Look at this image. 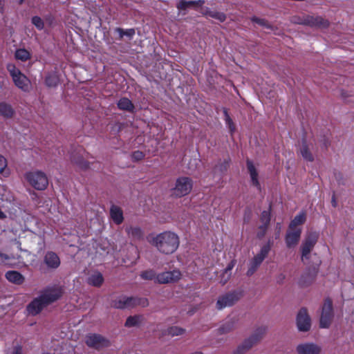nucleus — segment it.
I'll use <instances>...</instances> for the list:
<instances>
[{"label": "nucleus", "instance_id": "f257e3e1", "mask_svg": "<svg viewBox=\"0 0 354 354\" xmlns=\"http://www.w3.org/2000/svg\"><path fill=\"white\" fill-rule=\"evenodd\" d=\"M149 242L163 254L174 253L180 244L179 236L171 231H165L153 237Z\"/></svg>", "mask_w": 354, "mask_h": 354}, {"label": "nucleus", "instance_id": "f03ea898", "mask_svg": "<svg viewBox=\"0 0 354 354\" xmlns=\"http://www.w3.org/2000/svg\"><path fill=\"white\" fill-rule=\"evenodd\" d=\"M62 295V290L60 287L53 286L46 289L28 306V313L32 315L38 314L44 306L58 299Z\"/></svg>", "mask_w": 354, "mask_h": 354}, {"label": "nucleus", "instance_id": "7ed1b4c3", "mask_svg": "<svg viewBox=\"0 0 354 354\" xmlns=\"http://www.w3.org/2000/svg\"><path fill=\"white\" fill-rule=\"evenodd\" d=\"M7 69L15 85L24 92H29L31 88L30 80L12 64H8Z\"/></svg>", "mask_w": 354, "mask_h": 354}, {"label": "nucleus", "instance_id": "20e7f679", "mask_svg": "<svg viewBox=\"0 0 354 354\" xmlns=\"http://www.w3.org/2000/svg\"><path fill=\"white\" fill-rule=\"evenodd\" d=\"M29 184L37 190H44L48 185V180L45 173L36 170L27 172L25 175Z\"/></svg>", "mask_w": 354, "mask_h": 354}, {"label": "nucleus", "instance_id": "39448f33", "mask_svg": "<svg viewBox=\"0 0 354 354\" xmlns=\"http://www.w3.org/2000/svg\"><path fill=\"white\" fill-rule=\"evenodd\" d=\"M142 306V307L148 305V301L146 299L120 297L115 299L113 303V306L116 308H128L135 306Z\"/></svg>", "mask_w": 354, "mask_h": 354}, {"label": "nucleus", "instance_id": "423d86ee", "mask_svg": "<svg viewBox=\"0 0 354 354\" xmlns=\"http://www.w3.org/2000/svg\"><path fill=\"white\" fill-rule=\"evenodd\" d=\"M266 329L264 328H260L251 335L248 339H245L243 344L239 345L232 354H244L249 351L252 346L256 344L265 333Z\"/></svg>", "mask_w": 354, "mask_h": 354}, {"label": "nucleus", "instance_id": "0eeeda50", "mask_svg": "<svg viewBox=\"0 0 354 354\" xmlns=\"http://www.w3.org/2000/svg\"><path fill=\"white\" fill-rule=\"evenodd\" d=\"M318 237L319 234L317 232H310L304 239L301 246L302 261L305 262L309 259L310 253L316 244Z\"/></svg>", "mask_w": 354, "mask_h": 354}, {"label": "nucleus", "instance_id": "6e6552de", "mask_svg": "<svg viewBox=\"0 0 354 354\" xmlns=\"http://www.w3.org/2000/svg\"><path fill=\"white\" fill-rule=\"evenodd\" d=\"M192 189V181L189 178L180 177L176 180L173 194L178 197L188 194Z\"/></svg>", "mask_w": 354, "mask_h": 354}, {"label": "nucleus", "instance_id": "1a4fd4ad", "mask_svg": "<svg viewBox=\"0 0 354 354\" xmlns=\"http://www.w3.org/2000/svg\"><path fill=\"white\" fill-rule=\"evenodd\" d=\"M292 21L298 24H304L310 26L318 28H326L328 25V21L320 17L306 16L303 18L294 17Z\"/></svg>", "mask_w": 354, "mask_h": 354}, {"label": "nucleus", "instance_id": "9d476101", "mask_svg": "<svg viewBox=\"0 0 354 354\" xmlns=\"http://www.w3.org/2000/svg\"><path fill=\"white\" fill-rule=\"evenodd\" d=\"M242 296L241 291H234L220 297L216 302V308L221 310L225 307L232 306Z\"/></svg>", "mask_w": 354, "mask_h": 354}, {"label": "nucleus", "instance_id": "9b49d317", "mask_svg": "<svg viewBox=\"0 0 354 354\" xmlns=\"http://www.w3.org/2000/svg\"><path fill=\"white\" fill-rule=\"evenodd\" d=\"M182 274L178 269L166 271L157 274L156 282L160 284L173 283L180 279Z\"/></svg>", "mask_w": 354, "mask_h": 354}, {"label": "nucleus", "instance_id": "f8f14e48", "mask_svg": "<svg viewBox=\"0 0 354 354\" xmlns=\"http://www.w3.org/2000/svg\"><path fill=\"white\" fill-rule=\"evenodd\" d=\"M333 316L332 301L326 299L324 303L320 317V327L328 328Z\"/></svg>", "mask_w": 354, "mask_h": 354}, {"label": "nucleus", "instance_id": "ddd939ff", "mask_svg": "<svg viewBox=\"0 0 354 354\" xmlns=\"http://www.w3.org/2000/svg\"><path fill=\"white\" fill-rule=\"evenodd\" d=\"M297 325L299 331H308L310 328V318L306 308H301L297 317Z\"/></svg>", "mask_w": 354, "mask_h": 354}, {"label": "nucleus", "instance_id": "4468645a", "mask_svg": "<svg viewBox=\"0 0 354 354\" xmlns=\"http://www.w3.org/2000/svg\"><path fill=\"white\" fill-rule=\"evenodd\" d=\"M86 343L88 346L95 348L106 347L109 344V341L106 338L98 334H89L87 335Z\"/></svg>", "mask_w": 354, "mask_h": 354}, {"label": "nucleus", "instance_id": "2eb2a0df", "mask_svg": "<svg viewBox=\"0 0 354 354\" xmlns=\"http://www.w3.org/2000/svg\"><path fill=\"white\" fill-rule=\"evenodd\" d=\"M301 228L290 229L289 228L286 235V244L289 248L295 247L300 239Z\"/></svg>", "mask_w": 354, "mask_h": 354}, {"label": "nucleus", "instance_id": "dca6fc26", "mask_svg": "<svg viewBox=\"0 0 354 354\" xmlns=\"http://www.w3.org/2000/svg\"><path fill=\"white\" fill-rule=\"evenodd\" d=\"M298 354H319L320 348L314 344L306 343L297 346Z\"/></svg>", "mask_w": 354, "mask_h": 354}, {"label": "nucleus", "instance_id": "f3484780", "mask_svg": "<svg viewBox=\"0 0 354 354\" xmlns=\"http://www.w3.org/2000/svg\"><path fill=\"white\" fill-rule=\"evenodd\" d=\"M44 263L50 268H57L60 265L59 257L53 252H48L44 257Z\"/></svg>", "mask_w": 354, "mask_h": 354}, {"label": "nucleus", "instance_id": "a211bd4d", "mask_svg": "<svg viewBox=\"0 0 354 354\" xmlns=\"http://www.w3.org/2000/svg\"><path fill=\"white\" fill-rule=\"evenodd\" d=\"M247 167L250 176L252 184L260 190L261 185L258 180V172L252 162L250 160H247Z\"/></svg>", "mask_w": 354, "mask_h": 354}, {"label": "nucleus", "instance_id": "6ab92c4d", "mask_svg": "<svg viewBox=\"0 0 354 354\" xmlns=\"http://www.w3.org/2000/svg\"><path fill=\"white\" fill-rule=\"evenodd\" d=\"M236 261L235 259L232 260L224 269L223 272L220 275V283L222 285H225L230 279L232 275V270L235 266Z\"/></svg>", "mask_w": 354, "mask_h": 354}, {"label": "nucleus", "instance_id": "aec40b11", "mask_svg": "<svg viewBox=\"0 0 354 354\" xmlns=\"http://www.w3.org/2000/svg\"><path fill=\"white\" fill-rule=\"evenodd\" d=\"M317 272V268H314L312 270H309L307 272L301 275L299 284L301 286H307L311 283L315 277Z\"/></svg>", "mask_w": 354, "mask_h": 354}, {"label": "nucleus", "instance_id": "412c9836", "mask_svg": "<svg viewBox=\"0 0 354 354\" xmlns=\"http://www.w3.org/2000/svg\"><path fill=\"white\" fill-rule=\"evenodd\" d=\"M126 232L129 237L134 241L141 240L144 237L143 230L138 226L127 227Z\"/></svg>", "mask_w": 354, "mask_h": 354}, {"label": "nucleus", "instance_id": "4be33fe9", "mask_svg": "<svg viewBox=\"0 0 354 354\" xmlns=\"http://www.w3.org/2000/svg\"><path fill=\"white\" fill-rule=\"evenodd\" d=\"M270 211H263L261 213V221L262 222L263 225L259 227L261 232H259L257 234L259 238H261L264 236L266 231L267 230V227L268 226V224L270 223Z\"/></svg>", "mask_w": 354, "mask_h": 354}, {"label": "nucleus", "instance_id": "5701e85b", "mask_svg": "<svg viewBox=\"0 0 354 354\" xmlns=\"http://www.w3.org/2000/svg\"><path fill=\"white\" fill-rule=\"evenodd\" d=\"M110 215L113 222L116 224L122 223L124 220L122 209L116 205L111 206L110 209Z\"/></svg>", "mask_w": 354, "mask_h": 354}, {"label": "nucleus", "instance_id": "b1692460", "mask_svg": "<svg viewBox=\"0 0 354 354\" xmlns=\"http://www.w3.org/2000/svg\"><path fill=\"white\" fill-rule=\"evenodd\" d=\"M6 279L15 284H21L24 281V277L17 271H8L6 273Z\"/></svg>", "mask_w": 354, "mask_h": 354}, {"label": "nucleus", "instance_id": "393cba45", "mask_svg": "<svg viewBox=\"0 0 354 354\" xmlns=\"http://www.w3.org/2000/svg\"><path fill=\"white\" fill-rule=\"evenodd\" d=\"M306 214L302 212L297 214L294 219L290 222L289 228L290 229H298L301 228L299 226L304 223L306 221Z\"/></svg>", "mask_w": 354, "mask_h": 354}, {"label": "nucleus", "instance_id": "a878e982", "mask_svg": "<svg viewBox=\"0 0 354 354\" xmlns=\"http://www.w3.org/2000/svg\"><path fill=\"white\" fill-rule=\"evenodd\" d=\"M14 114L12 106L6 102H0V115L5 118H11Z\"/></svg>", "mask_w": 354, "mask_h": 354}, {"label": "nucleus", "instance_id": "bb28decb", "mask_svg": "<svg viewBox=\"0 0 354 354\" xmlns=\"http://www.w3.org/2000/svg\"><path fill=\"white\" fill-rule=\"evenodd\" d=\"M104 279L101 273L94 272L88 279V283L94 286H100L103 283Z\"/></svg>", "mask_w": 354, "mask_h": 354}, {"label": "nucleus", "instance_id": "cd10ccee", "mask_svg": "<svg viewBox=\"0 0 354 354\" xmlns=\"http://www.w3.org/2000/svg\"><path fill=\"white\" fill-rule=\"evenodd\" d=\"M118 106L120 109L127 111H132L134 108L131 101L126 97L121 98L118 101Z\"/></svg>", "mask_w": 354, "mask_h": 354}, {"label": "nucleus", "instance_id": "c85d7f7f", "mask_svg": "<svg viewBox=\"0 0 354 354\" xmlns=\"http://www.w3.org/2000/svg\"><path fill=\"white\" fill-rule=\"evenodd\" d=\"M0 199L10 203L14 201L12 194L4 185H0Z\"/></svg>", "mask_w": 354, "mask_h": 354}, {"label": "nucleus", "instance_id": "c756f323", "mask_svg": "<svg viewBox=\"0 0 354 354\" xmlns=\"http://www.w3.org/2000/svg\"><path fill=\"white\" fill-rule=\"evenodd\" d=\"M15 56L17 59L25 62L30 59V54L27 50L19 48L16 50Z\"/></svg>", "mask_w": 354, "mask_h": 354}, {"label": "nucleus", "instance_id": "7c9ffc66", "mask_svg": "<svg viewBox=\"0 0 354 354\" xmlns=\"http://www.w3.org/2000/svg\"><path fill=\"white\" fill-rule=\"evenodd\" d=\"M46 84L49 87L55 86L59 82L58 77L55 73H51L46 77Z\"/></svg>", "mask_w": 354, "mask_h": 354}, {"label": "nucleus", "instance_id": "2f4dec72", "mask_svg": "<svg viewBox=\"0 0 354 354\" xmlns=\"http://www.w3.org/2000/svg\"><path fill=\"white\" fill-rule=\"evenodd\" d=\"M156 273L153 270H147L145 271H143L140 274V277L143 279L146 280H154L156 281Z\"/></svg>", "mask_w": 354, "mask_h": 354}, {"label": "nucleus", "instance_id": "473e14b6", "mask_svg": "<svg viewBox=\"0 0 354 354\" xmlns=\"http://www.w3.org/2000/svg\"><path fill=\"white\" fill-rule=\"evenodd\" d=\"M141 322V317L140 316H133V317H129L127 318L125 326L127 327H133L136 326L139 324V323Z\"/></svg>", "mask_w": 354, "mask_h": 354}, {"label": "nucleus", "instance_id": "72a5a7b5", "mask_svg": "<svg viewBox=\"0 0 354 354\" xmlns=\"http://www.w3.org/2000/svg\"><path fill=\"white\" fill-rule=\"evenodd\" d=\"M185 333V330L178 326H171L167 329V334L174 337L181 335Z\"/></svg>", "mask_w": 354, "mask_h": 354}, {"label": "nucleus", "instance_id": "f704fd0d", "mask_svg": "<svg viewBox=\"0 0 354 354\" xmlns=\"http://www.w3.org/2000/svg\"><path fill=\"white\" fill-rule=\"evenodd\" d=\"M300 152L302 156V157L308 160V161H313V156L311 154V153L309 151L307 146L306 145H303L300 149Z\"/></svg>", "mask_w": 354, "mask_h": 354}, {"label": "nucleus", "instance_id": "c9c22d12", "mask_svg": "<svg viewBox=\"0 0 354 354\" xmlns=\"http://www.w3.org/2000/svg\"><path fill=\"white\" fill-rule=\"evenodd\" d=\"M116 31L119 33L120 38H122L124 36H127L129 39H131L135 35V30L133 28L124 30L123 29L118 28L116 29Z\"/></svg>", "mask_w": 354, "mask_h": 354}, {"label": "nucleus", "instance_id": "e433bc0d", "mask_svg": "<svg viewBox=\"0 0 354 354\" xmlns=\"http://www.w3.org/2000/svg\"><path fill=\"white\" fill-rule=\"evenodd\" d=\"M207 15L214 19L218 20L221 22H223L225 20L226 17L225 15L223 12H219L217 11H209L207 13Z\"/></svg>", "mask_w": 354, "mask_h": 354}, {"label": "nucleus", "instance_id": "4c0bfd02", "mask_svg": "<svg viewBox=\"0 0 354 354\" xmlns=\"http://www.w3.org/2000/svg\"><path fill=\"white\" fill-rule=\"evenodd\" d=\"M7 160L4 156L0 154V174L8 176L9 173L7 171Z\"/></svg>", "mask_w": 354, "mask_h": 354}, {"label": "nucleus", "instance_id": "58836bf2", "mask_svg": "<svg viewBox=\"0 0 354 354\" xmlns=\"http://www.w3.org/2000/svg\"><path fill=\"white\" fill-rule=\"evenodd\" d=\"M223 113L225 115V124L228 127L230 132L232 133L235 130V127L234 125L233 121L228 115L227 110L225 109L223 111Z\"/></svg>", "mask_w": 354, "mask_h": 354}, {"label": "nucleus", "instance_id": "ea45409f", "mask_svg": "<svg viewBox=\"0 0 354 354\" xmlns=\"http://www.w3.org/2000/svg\"><path fill=\"white\" fill-rule=\"evenodd\" d=\"M232 328L233 323L232 322L227 321L219 328V333L221 334L227 333L231 330Z\"/></svg>", "mask_w": 354, "mask_h": 354}, {"label": "nucleus", "instance_id": "a19ab883", "mask_svg": "<svg viewBox=\"0 0 354 354\" xmlns=\"http://www.w3.org/2000/svg\"><path fill=\"white\" fill-rule=\"evenodd\" d=\"M196 1H185V0H180L178 4V8L180 10L187 9L194 5H195Z\"/></svg>", "mask_w": 354, "mask_h": 354}, {"label": "nucleus", "instance_id": "79ce46f5", "mask_svg": "<svg viewBox=\"0 0 354 354\" xmlns=\"http://www.w3.org/2000/svg\"><path fill=\"white\" fill-rule=\"evenodd\" d=\"M32 23L38 30H42L44 27V21L39 17H33L32 18Z\"/></svg>", "mask_w": 354, "mask_h": 354}, {"label": "nucleus", "instance_id": "37998d69", "mask_svg": "<svg viewBox=\"0 0 354 354\" xmlns=\"http://www.w3.org/2000/svg\"><path fill=\"white\" fill-rule=\"evenodd\" d=\"M80 168L82 169H86L89 167V163L83 160H76L75 158L72 160Z\"/></svg>", "mask_w": 354, "mask_h": 354}, {"label": "nucleus", "instance_id": "c03bdc74", "mask_svg": "<svg viewBox=\"0 0 354 354\" xmlns=\"http://www.w3.org/2000/svg\"><path fill=\"white\" fill-rule=\"evenodd\" d=\"M265 258L266 257L263 256L262 254L259 252L253 258L251 261L259 266Z\"/></svg>", "mask_w": 354, "mask_h": 354}, {"label": "nucleus", "instance_id": "a18cd8bd", "mask_svg": "<svg viewBox=\"0 0 354 354\" xmlns=\"http://www.w3.org/2000/svg\"><path fill=\"white\" fill-rule=\"evenodd\" d=\"M265 258L266 257L263 256L262 254L259 252L253 258L251 261L259 266Z\"/></svg>", "mask_w": 354, "mask_h": 354}, {"label": "nucleus", "instance_id": "49530a36", "mask_svg": "<svg viewBox=\"0 0 354 354\" xmlns=\"http://www.w3.org/2000/svg\"><path fill=\"white\" fill-rule=\"evenodd\" d=\"M265 258L266 257L263 256L262 254L259 252L253 258L251 261L259 266Z\"/></svg>", "mask_w": 354, "mask_h": 354}, {"label": "nucleus", "instance_id": "de8ad7c7", "mask_svg": "<svg viewBox=\"0 0 354 354\" xmlns=\"http://www.w3.org/2000/svg\"><path fill=\"white\" fill-rule=\"evenodd\" d=\"M131 156L134 160L138 161L142 160L145 157V155L142 151H136L132 153Z\"/></svg>", "mask_w": 354, "mask_h": 354}, {"label": "nucleus", "instance_id": "09e8293b", "mask_svg": "<svg viewBox=\"0 0 354 354\" xmlns=\"http://www.w3.org/2000/svg\"><path fill=\"white\" fill-rule=\"evenodd\" d=\"M259 267V266H257V264H254L253 263L252 261L250 262V267L247 271V275L248 276H251L252 275L254 272L257 270V268Z\"/></svg>", "mask_w": 354, "mask_h": 354}, {"label": "nucleus", "instance_id": "8fccbe9b", "mask_svg": "<svg viewBox=\"0 0 354 354\" xmlns=\"http://www.w3.org/2000/svg\"><path fill=\"white\" fill-rule=\"evenodd\" d=\"M270 250V243H268L267 245H265L261 248L260 253L262 254L263 256L266 257Z\"/></svg>", "mask_w": 354, "mask_h": 354}, {"label": "nucleus", "instance_id": "3c124183", "mask_svg": "<svg viewBox=\"0 0 354 354\" xmlns=\"http://www.w3.org/2000/svg\"><path fill=\"white\" fill-rule=\"evenodd\" d=\"M252 21L261 26H266V25H267V22L264 19H262L254 17L252 19Z\"/></svg>", "mask_w": 354, "mask_h": 354}, {"label": "nucleus", "instance_id": "603ef678", "mask_svg": "<svg viewBox=\"0 0 354 354\" xmlns=\"http://www.w3.org/2000/svg\"><path fill=\"white\" fill-rule=\"evenodd\" d=\"M10 354H21V348L19 346L15 347Z\"/></svg>", "mask_w": 354, "mask_h": 354}, {"label": "nucleus", "instance_id": "864d4df0", "mask_svg": "<svg viewBox=\"0 0 354 354\" xmlns=\"http://www.w3.org/2000/svg\"><path fill=\"white\" fill-rule=\"evenodd\" d=\"M0 258L3 260V261H6L8 259H10V257H8V255L7 254H5L2 252H0Z\"/></svg>", "mask_w": 354, "mask_h": 354}, {"label": "nucleus", "instance_id": "5fc2aeb1", "mask_svg": "<svg viewBox=\"0 0 354 354\" xmlns=\"http://www.w3.org/2000/svg\"><path fill=\"white\" fill-rule=\"evenodd\" d=\"M281 224H280V223H277V228L279 230V231H280V230H281ZM279 232H277V237H279Z\"/></svg>", "mask_w": 354, "mask_h": 354}, {"label": "nucleus", "instance_id": "6e6d98bb", "mask_svg": "<svg viewBox=\"0 0 354 354\" xmlns=\"http://www.w3.org/2000/svg\"><path fill=\"white\" fill-rule=\"evenodd\" d=\"M332 204H333V207H336V201H335V197L333 196V198H332Z\"/></svg>", "mask_w": 354, "mask_h": 354}, {"label": "nucleus", "instance_id": "4d7b16f0", "mask_svg": "<svg viewBox=\"0 0 354 354\" xmlns=\"http://www.w3.org/2000/svg\"><path fill=\"white\" fill-rule=\"evenodd\" d=\"M5 218V214L4 213L0 210V218Z\"/></svg>", "mask_w": 354, "mask_h": 354}, {"label": "nucleus", "instance_id": "13d9d810", "mask_svg": "<svg viewBox=\"0 0 354 354\" xmlns=\"http://www.w3.org/2000/svg\"><path fill=\"white\" fill-rule=\"evenodd\" d=\"M3 6V0H0V10L2 8Z\"/></svg>", "mask_w": 354, "mask_h": 354}, {"label": "nucleus", "instance_id": "bf43d9fd", "mask_svg": "<svg viewBox=\"0 0 354 354\" xmlns=\"http://www.w3.org/2000/svg\"><path fill=\"white\" fill-rule=\"evenodd\" d=\"M201 4H202V2L201 1ZM200 10H201V12H202V11H203V8H202L201 7V8H200Z\"/></svg>", "mask_w": 354, "mask_h": 354}, {"label": "nucleus", "instance_id": "052dcab7", "mask_svg": "<svg viewBox=\"0 0 354 354\" xmlns=\"http://www.w3.org/2000/svg\"><path fill=\"white\" fill-rule=\"evenodd\" d=\"M227 165H228V163H227V162H226V165L225 166V169H226V168H227Z\"/></svg>", "mask_w": 354, "mask_h": 354}, {"label": "nucleus", "instance_id": "680f3d73", "mask_svg": "<svg viewBox=\"0 0 354 354\" xmlns=\"http://www.w3.org/2000/svg\"><path fill=\"white\" fill-rule=\"evenodd\" d=\"M24 1V0H20L19 3H21Z\"/></svg>", "mask_w": 354, "mask_h": 354}]
</instances>
